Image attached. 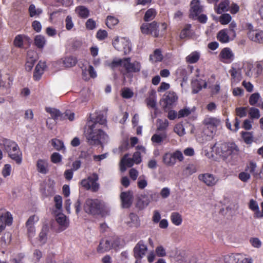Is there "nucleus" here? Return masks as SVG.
Here are the masks:
<instances>
[{
	"label": "nucleus",
	"instance_id": "nucleus-24",
	"mask_svg": "<svg viewBox=\"0 0 263 263\" xmlns=\"http://www.w3.org/2000/svg\"><path fill=\"white\" fill-rule=\"evenodd\" d=\"M128 154H125L120 162V170L123 172L126 170V167H131L134 165L133 159L127 158Z\"/></svg>",
	"mask_w": 263,
	"mask_h": 263
},
{
	"label": "nucleus",
	"instance_id": "nucleus-10",
	"mask_svg": "<svg viewBox=\"0 0 263 263\" xmlns=\"http://www.w3.org/2000/svg\"><path fill=\"white\" fill-rule=\"evenodd\" d=\"M31 43V38L23 34L16 35L13 41V45L19 48L29 47Z\"/></svg>",
	"mask_w": 263,
	"mask_h": 263
},
{
	"label": "nucleus",
	"instance_id": "nucleus-2",
	"mask_svg": "<svg viewBox=\"0 0 263 263\" xmlns=\"http://www.w3.org/2000/svg\"><path fill=\"white\" fill-rule=\"evenodd\" d=\"M212 149L216 156L223 160L237 155L239 151L238 146L235 142L223 141L216 142Z\"/></svg>",
	"mask_w": 263,
	"mask_h": 263
},
{
	"label": "nucleus",
	"instance_id": "nucleus-29",
	"mask_svg": "<svg viewBox=\"0 0 263 263\" xmlns=\"http://www.w3.org/2000/svg\"><path fill=\"white\" fill-rule=\"evenodd\" d=\"M149 200L145 195H141L136 202V206L140 210H142L148 205Z\"/></svg>",
	"mask_w": 263,
	"mask_h": 263
},
{
	"label": "nucleus",
	"instance_id": "nucleus-55",
	"mask_svg": "<svg viewBox=\"0 0 263 263\" xmlns=\"http://www.w3.org/2000/svg\"><path fill=\"white\" fill-rule=\"evenodd\" d=\"M155 252L157 256L162 257L166 255L165 249L162 246H159L156 247Z\"/></svg>",
	"mask_w": 263,
	"mask_h": 263
},
{
	"label": "nucleus",
	"instance_id": "nucleus-25",
	"mask_svg": "<svg viewBox=\"0 0 263 263\" xmlns=\"http://www.w3.org/2000/svg\"><path fill=\"white\" fill-rule=\"evenodd\" d=\"M192 25L191 24H186L180 32L179 37L181 39L190 38L193 35V31L191 29Z\"/></svg>",
	"mask_w": 263,
	"mask_h": 263
},
{
	"label": "nucleus",
	"instance_id": "nucleus-50",
	"mask_svg": "<svg viewBox=\"0 0 263 263\" xmlns=\"http://www.w3.org/2000/svg\"><path fill=\"white\" fill-rule=\"evenodd\" d=\"M260 96L259 93L255 92L252 94L249 98V103L251 105H255L258 101Z\"/></svg>",
	"mask_w": 263,
	"mask_h": 263
},
{
	"label": "nucleus",
	"instance_id": "nucleus-32",
	"mask_svg": "<svg viewBox=\"0 0 263 263\" xmlns=\"http://www.w3.org/2000/svg\"><path fill=\"white\" fill-rule=\"evenodd\" d=\"M229 72L232 77V83H237L240 82L241 80L242 76L240 72H239L236 68H233L230 70Z\"/></svg>",
	"mask_w": 263,
	"mask_h": 263
},
{
	"label": "nucleus",
	"instance_id": "nucleus-28",
	"mask_svg": "<svg viewBox=\"0 0 263 263\" xmlns=\"http://www.w3.org/2000/svg\"><path fill=\"white\" fill-rule=\"evenodd\" d=\"M228 29L220 30L217 35V40L221 43H226L229 42L230 39L228 35Z\"/></svg>",
	"mask_w": 263,
	"mask_h": 263
},
{
	"label": "nucleus",
	"instance_id": "nucleus-41",
	"mask_svg": "<svg viewBox=\"0 0 263 263\" xmlns=\"http://www.w3.org/2000/svg\"><path fill=\"white\" fill-rule=\"evenodd\" d=\"M51 145L57 151H60L63 149H65V146L63 142L59 139H52Z\"/></svg>",
	"mask_w": 263,
	"mask_h": 263
},
{
	"label": "nucleus",
	"instance_id": "nucleus-59",
	"mask_svg": "<svg viewBox=\"0 0 263 263\" xmlns=\"http://www.w3.org/2000/svg\"><path fill=\"white\" fill-rule=\"evenodd\" d=\"M256 168V163L251 161L247 165V166L245 168V171L249 173H253L255 172Z\"/></svg>",
	"mask_w": 263,
	"mask_h": 263
},
{
	"label": "nucleus",
	"instance_id": "nucleus-9",
	"mask_svg": "<svg viewBox=\"0 0 263 263\" xmlns=\"http://www.w3.org/2000/svg\"><path fill=\"white\" fill-rule=\"evenodd\" d=\"M99 177L97 174L93 173L87 178L83 179L81 184L87 190H90L92 192H97L100 188V184L98 182Z\"/></svg>",
	"mask_w": 263,
	"mask_h": 263
},
{
	"label": "nucleus",
	"instance_id": "nucleus-48",
	"mask_svg": "<svg viewBox=\"0 0 263 263\" xmlns=\"http://www.w3.org/2000/svg\"><path fill=\"white\" fill-rule=\"evenodd\" d=\"M249 114L251 119H257L260 116L259 109L255 107L250 108Z\"/></svg>",
	"mask_w": 263,
	"mask_h": 263
},
{
	"label": "nucleus",
	"instance_id": "nucleus-36",
	"mask_svg": "<svg viewBox=\"0 0 263 263\" xmlns=\"http://www.w3.org/2000/svg\"><path fill=\"white\" fill-rule=\"evenodd\" d=\"M163 161L168 166H173L176 163L173 155L170 153H166L164 155Z\"/></svg>",
	"mask_w": 263,
	"mask_h": 263
},
{
	"label": "nucleus",
	"instance_id": "nucleus-30",
	"mask_svg": "<svg viewBox=\"0 0 263 263\" xmlns=\"http://www.w3.org/2000/svg\"><path fill=\"white\" fill-rule=\"evenodd\" d=\"M75 11L78 16L82 18H86L88 17L89 15V11L84 6H79L77 7Z\"/></svg>",
	"mask_w": 263,
	"mask_h": 263
},
{
	"label": "nucleus",
	"instance_id": "nucleus-44",
	"mask_svg": "<svg viewBox=\"0 0 263 263\" xmlns=\"http://www.w3.org/2000/svg\"><path fill=\"white\" fill-rule=\"evenodd\" d=\"M56 221L61 226L64 227L65 228L67 227L66 217L65 215L58 214L56 217Z\"/></svg>",
	"mask_w": 263,
	"mask_h": 263
},
{
	"label": "nucleus",
	"instance_id": "nucleus-49",
	"mask_svg": "<svg viewBox=\"0 0 263 263\" xmlns=\"http://www.w3.org/2000/svg\"><path fill=\"white\" fill-rule=\"evenodd\" d=\"M236 117L239 118L245 117L247 116V108L245 107H237L235 109Z\"/></svg>",
	"mask_w": 263,
	"mask_h": 263
},
{
	"label": "nucleus",
	"instance_id": "nucleus-12",
	"mask_svg": "<svg viewBox=\"0 0 263 263\" xmlns=\"http://www.w3.org/2000/svg\"><path fill=\"white\" fill-rule=\"evenodd\" d=\"M13 222L12 214L8 211L0 215V234L5 229L6 226H10Z\"/></svg>",
	"mask_w": 263,
	"mask_h": 263
},
{
	"label": "nucleus",
	"instance_id": "nucleus-8",
	"mask_svg": "<svg viewBox=\"0 0 263 263\" xmlns=\"http://www.w3.org/2000/svg\"><path fill=\"white\" fill-rule=\"evenodd\" d=\"M123 62V68L121 70V72L124 75L139 72L141 69L140 62L137 61L131 62V58L129 57L124 58Z\"/></svg>",
	"mask_w": 263,
	"mask_h": 263
},
{
	"label": "nucleus",
	"instance_id": "nucleus-62",
	"mask_svg": "<svg viewBox=\"0 0 263 263\" xmlns=\"http://www.w3.org/2000/svg\"><path fill=\"white\" fill-rule=\"evenodd\" d=\"M238 258V263H253V259L251 258H247L245 255L241 254H239Z\"/></svg>",
	"mask_w": 263,
	"mask_h": 263
},
{
	"label": "nucleus",
	"instance_id": "nucleus-43",
	"mask_svg": "<svg viewBox=\"0 0 263 263\" xmlns=\"http://www.w3.org/2000/svg\"><path fill=\"white\" fill-rule=\"evenodd\" d=\"M119 23V20L117 18L112 16H108L106 20V25L109 28H112Z\"/></svg>",
	"mask_w": 263,
	"mask_h": 263
},
{
	"label": "nucleus",
	"instance_id": "nucleus-35",
	"mask_svg": "<svg viewBox=\"0 0 263 263\" xmlns=\"http://www.w3.org/2000/svg\"><path fill=\"white\" fill-rule=\"evenodd\" d=\"M239 253L226 255L224 257L225 263H238L239 260L238 256Z\"/></svg>",
	"mask_w": 263,
	"mask_h": 263
},
{
	"label": "nucleus",
	"instance_id": "nucleus-1",
	"mask_svg": "<svg viewBox=\"0 0 263 263\" xmlns=\"http://www.w3.org/2000/svg\"><path fill=\"white\" fill-rule=\"evenodd\" d=\"M88 128L85 134L87 143L90 145L102 144V141L108 138L107 135L101 129V125L106 124V117L102 111L96 112L95 116H90Z\"/></svg>",
	"mask_w": 263,
	"mask_h": 263
},
{
	"label": "nucleus",
	"instance_id": "nucleus-17",
	"mask_svg": "<svg viewBox=\"0 0 263 263\" xmlns=\"http://www.w3.org/2000/svg\"><path fill=\"white\" fill-rule=\"evenodd\" d=\"M133 198V196L130 192H122L120 195V198L122 207L124 208H129L132 204Z\"/></svg>",
	"mask_w": 263,
	"mask_h": 263
},
{
	"label": "nucleus",
	"instance_id": "nucleus-6",
	"mask_svg": "<svg viewBox=\"0 0 263 263\" xmlns=\"http://www.w3.org/2000/svg\"><path fill=\"white\" fill-rule=\"evenodd\" d=\"M202 124L203 134L210 138H213L221 125V120L217 117H206L203 120Z\"/></svg>",
	"mask_w": 263,
	"mask_h": 263
},
{
	"label": "nucleus",
	"instance_id": "nucleus-60",
	"mask_svg": "<svg viewBox=\"0 0 263 263\" xmlns=\"http://www.w3.org/2000/svg\"><path fill=\"white\" fill-rule=\"evenodd\" d=\"M74 26L72 17L70 15L66 16L65 19V27L67 30H70Z\"/></svg>",
	"mask_w": 263,
	"mask_h": 263
},
{
	"label": "nucleus",
	"instance_id": "nucleus-33",
	"mask_svg": "<svg viewBox=\"0 0 263 263\" xmlns=\"http://www.w3.org/2000/svg\"><path fill=\"white\" fill-rule=\"evenodd\" d=\"M200 58V54L197 51L192 52L186 57V61L190 64L197 63Z\"/></svg>",
	"mask_w": 263,
	"mask_h": 263
},
{
	"label": "nucleus",
	"instance_id": "nucleus-51",
	"mask_svg": "<svg viewBox=\"0 0 263 263\" xmlns=\"http://www.w3.org/2000/svg\"><path fill=\"white\" fill-rule=\"evenodd\" d=\"M108 36L107 31L105 30L99 29L96 33V37L99 41L105 40Z\"/></svg>",
	"mask_w": 263,
	"mask_h": 263
},
{
	"label": "nucleus",
	"instance_id": "nucleus-54",
	"mask_svg": "<svg viewBox=\"0 0 263 263\" xmlns=\"http://www.w3.org/2000/svg\"><path fill=\"white\" fill-rule=\"evenodd\" d=\"M122 97L125 99H130L134 95L133 92L128 88H124L122 90Z\"/></svg>",
	"mask_w": 263,
	"mask_h": 263
},
{
	"label": "nucleus",
	"instance_id": "nucleus-21",
	"mask_svg": "<svg viewBox=\"0 0 263 263\" xmlns=\"http://www.w3.org/2000/svg\"><path fill=\"white\" fill-rule=\"evenodd\" d=\"M45 110L50 114L51 118L54 121L64 120V117L66 115H63L59 109L51 107H46Z\"/></svg>",
	"mask_w": 263,
	"mask_h": 263
},
{
	"label": "nucleus",
	"instance_id": "nucleus-56",
	"mask_svg": "<svg viewBox=\"0 0 263 263\" xmlns=\"http://www.w3.org/2000/svg\"><path fill=\"white\" fill-rule=\"evenodd\" d=\"M50 159L52 163L57 164L62 161V157L59 153L55 152L51 155Z\"/></svg>",
	"mask_w": 263,
	"mask_h": 263
},
{
	"label": "nucleus",
	"instance_id": "nucleus-26",
	"mask_svg": "<svg viewBox=\"0 0 263 263\" xmlns=\"http://www.w3.org/2000/svg\"><path fill=\"white\" fill-rule=\"evenodd\" d=\"M193 92L194 93H198L202 88H206L207 83L204 80H196L192 82Z\"/></svg>",
	"mask_w": 263,
	"mask_h": 263
},
{
	"label": "nucleus",
	"instance_id": "nucleus-3",
	"mask_svg": "<svg viewBox=\"0 0 263 263\" xmlns=\"http://www.w3.org/2000/svg\"><path fill=\"white\" fill-rule=\"evenodd\" d=\"M2 141L0 146H3L4 151L8 154L9 157L17 164H21L23 160V156L18 144L15 141L6 138H3Z\"/></svg>",
	"mask_w": 263,
	"mask_h": 263
},
{
	"label": "nucleus",
	"instance_id": "nucleus-13",
	"mask_svg": "<svg viewBox=\"0 0 263 263\" xmlns=\"http://www.w3.org/2000/svg\"><path fill=\"white\" fill-rule=\"evenodd\" d=\"M248 36L251 41L263 44V31L250 29L248 32Z\"/></svg>",
	"mask_w": 263,
	"mask_h": 263
},
{
	"label": "nucleus",
	"instance_id": "nucleus-5",
	"mask_svg": "<svg viewBox=\"0 0 263 263\" xmlns=\"http://www.w3.org/2000/svg\"><path fill=\"white\" fill-rule=\"evenodd\" d=\"M157 132H161L160 133H156L151 137V141L153 143L161 144L167 138L166 130L169 126V122L167 120L158 119L157 120Z\"/></svg>",
	"mask_w": 263,
	"mask_h": 263
},
{
	"label": "nucleus",
	"instance_id": "nucleus-64",
	"mask_svg": "<svg viewBox=\"0 0 263 263\" xmlns=\"http://www.w3.org/2000/svg\"><path fill=\"white\" fill-rule=\"evenodd\" d=\"M174 132L179 136H181L184 135V128L181 124H177L174 127Z\"/></svg>",
	"mask_w": 263,
	"mask_h": 263
},
{
	"label": "nucleus",
	"instance_id": "nucleus-23",
	"mask_svg": "<svg viewBox=\"0 0 263 263\" xmlns=\"http://www.w3.org/2000/svg\"><path fill=\"white\" fill-rule=\"evenodd\" d=\"M36 168L37 171L43 174H46L48 172V163L47 160L39 159L36 162Z\"/></svg>",
	"mask_w": 263,
	"mask_h": 263
},
{
	"label": "nucleus",
	"instance_id": "nucleus-42",
	"mask_svg": "<svg viewBox=\"0 0 263 263\" xmlns=\"http://www.w3.org/2000/svg\"><path fill=\"white\" fill-rule=\"evenodd\" d=\"M241 135L242 138L246 144H250L252 143L253 141V137L252 134L250 132L242 131L241 133Z\"/></svg>",
	"mask_w": 263,
	"mask_h": 263
},
{
	"label": "nucleus",
	"instance_id": "nucleus-61",
	"mask_svg": "<svg viewBox=\"0 0 263 263\" xmlns=\"http://www.w3.org/2000/svg\"><path fill=\"white\" fill-rule=\"evenodd\" d=\"M249 208L250 210L255 212V213L257 212L258 211V210L259 209V206L256 201L254 200L253 199H251L250 200L249 203Z\"/></svg>",
	"mask_w": 263,
	"mask_h": 263
},
{
	"label": "nucleus",
	"instance_id": "nucleus-45",
	"mask_svg": "<svg viewBox=\"0 0 263 263\" xmlns=\"http://www.w3.org/2000/svg\"><path fill=\"white\" fill-rule=\"evenodd\" d=\"M153 57H154V60L155 62H160L163 60V55L161 53V51L159 49H156L154 52L153 55H150V59H153Z\"/></svg>",
	"mask_w": 263,
	"mask_h": 263
},
{
	"label": "nucleus",
	"instance_id": "nucleus-57",
	"mask_svg": "<svg viewBox=\"0 0 263 263\" xmlns=\"http://www.w3.org/2000/svg\"><path fill=\"white\" fill-rule=\"evenodd\" d=\"M54 201L55 202V206L57 209L61 210L62 206V198L60 195H55L54 197Z\"/></svg>",
	"mask_w": 263,
	"mask_h": 263
},
{
	"label": "nucleus",
	"instance_id": "nucleus-16",
	"mask_svg": "<svg viewBox=\"0 0 263 263\" xmlns=\"http://www.w3.org/2000/svg\"><path fill=\"white\" fill-rule=\"evenodd\" d=\"M219 56L221 61L224 63H230L234 59V54L228 47L224 48L220 52Z\"/></svg>",
	"mask_w": 263,
	"mask_h": 263
},
{
	"label": "nucleus",
	"instance_id": "nucleus-31",
	"mask_svg": "<svg viewBox=\"0 0 263 263\" xmlns=\"http://www.w3.org/2000/svg\"><path fill=\"white\" fill-rule=\"evenodd\" d=\"M170 219L172 222L177 226L181 225L182 222V217L181 215L177 212L171 213Z\"/></svg>",
	"mask_w": 263,
	"mask_h": 263
},
{
	"label": "nucleus",
	"instance_id": "nucleus-14",
	"mask_svg": "<svg viewBox=\"0 0 263 263\" xmlns=\"http://www.w3.org/2000/svg\"><path fill=\"white\" fill-rule=\"evenodd\" d=\"M202 12L199 0H192L191 3L190 18L195 19Z\"/></svg>",
	"mask_w": 263,
	"mask_h": 263
},
{
	"label": "nucleus",
	"instance_id": "nucleus-22",
	"mask_svg": "<svg viewBox=\"0 0 263 263\" xmlns=\"http://www.w3.org/2000/svg\"><path fill=\"white\" fill-rule=\"evenodd\" d=\"M46 67V63L40 61L36 65L33 73V79L35 81L40 80L42 75L44 73V69Z\"/></svg>",
	"mask_w": 263,
	"mask_h": 263
},
{
	"label": "nucleus",
	"instance_id": "nucleus-37",
	"mask_svg": "<svg viewBox=\"0 0 263 263\" xmlns=\"http://www.w3.org/2000/svg\"><path fill=\"white\" fill-rule=\"evenodd\" d=\"M77 62V58L73 56H69L65 58L63 63L65 67H71L75 66Z\"/></svg>",
	"mask_w": 263,
	"mask_h": 263
},
{
	"label": "nucleus",
	"instance_id": "nucleus-4",
	"mask_svg": "<svg viewBox=\"0 0 263 263\" xmlns=\"http://www.w3.org/2000/svg\"><path fill=\"white\" fill-rule=\"evenodd\" d=\"M158 24L156 21L152 23H144L140 26V30L142 34L145 35H152L154 37H158L160 36H163L167 29V24L165 23L161 24V34H160L158 29Z\"/></svg>",
	"mask_w": 263,
	"mask_h": 263
},
{
	"label": "nucleus",
	"instance_id": "nucleus-63",
	"mask_svg": "<svg viewBox=\"0 0 263 263\" xmlns=\"http://www.w3.org/2000/svg\"><path fill=\"white\" fill-rule=\"evenodd\" d=\"M86 28L88 30H93L96 28V23L92 18H89L85 24Z\"/></svg>",
	"mask_w": 263,
	"mask_h": 263
},
{
	"label": "nucleus",
	"instance_id": "nucleus-38",
	"mask_svg": "<svg viewBox=\"0 0 263 263\" xmlns=\"http://www.w3.org/2000/svg\"><path fill=\"white\" fill-rule=\"evenodd\" d=\"M229 6V1L228 0H224L221 2L217 8L215 9V11L218 14H221L223 12L228 11V7Z\"/></svg>",
	"mask_w": 263,
	"mask_h": 263
},
{
	"label": "nucleus",
	"instance_id": "nucleus-7",
	"mask_svg": "<svg viewBox=\"0 0 263 263\" xmlns=\"http://www.w3.org/2000/svg\"><path fill=\"white\" fill-rule=\"evenodd\" d=\"M84 209L86 213L92 215L103 216L105 212L104 204L98 199H87Z\"/></svg>",
	"mask_w": 263,
	"mask_h": 263
},
{
	"label": "nucleus",
	"instance_id": "nucleus-34",
	"mask_svg": "<svg viewBox=\"0 0 263 263\" xmlns=\"http://www.w3.org/2000/svg\"><path fill=\"white\" fill-rule=\"evenodd\" d=\"M156 14L157 12L155 9H148L145 13L143 20L145 22H149L155 17Z\"/></svg>",
	"mask_w": 263,
	"mask_h": 263
},
{
	"label": "nucleus",
	"instance_id": "nucleus-20",
	"mask_svg": "<svg viewBox=\"0 0 263 263\" xmlns=\"http://www.w3.org/2000/svg\"><path fill=\"white\" fill-rule=\"evenodd\" d=\"M36 53L33 51H28L27 55V61L25 64V69L30 71L32 69L36 61V58L34 57Z\"/></svg>",
	"mask_w": 263,
	"mask_h": 263
},
{
	"label": "nucleus",
	"instance_id": "nucleus-19",
	"mask_svg": "<svg viewBox=\"0 0 263 263\" xmlns=\"http://www.w3.org/2000/svg\"><path fill=\"white\" fill-rule=\"evenodd\" d=\"M111 248V241L107 239L103 238L100 241L99 244L97 248V251L99 253H104L109 251Z\"/></svg>",
	"mask_w": 263,
	"mask_h": 263
},
{
	"label": "nucleus",
	"instance_id": "nucleus-53",
	"mask_svg": "<svg viewBox=\"0 0 263 263\" xmlns=\"http://www.w3.org/2000/svg\"><path fill=\"white\" fill-rule=\"evenodd\" d=\"M197 171L195 166L193 164L188 165L184 170V173L186 175H191Z\"/></svg>",
	"mask_w": 263,
	"mask_h": 263
},
{
	"label": "nucleus",
	"instance_id": "nucleus-15",
	"mask_svg": "<svg viewBox=\"0 0 263 263\" xmlns=\"http://www.w3.org/2000/svg\"><path fill=\"white\" fill-rule=\"evenodd\" d=\"M198 179L209 186L215 185L218 180L213 175L209 173L200 174Z\"/></svg>",
	"mask_w": 263,
	"mask_h": 263
},
{
	"label": "nucleus",
	"instance_id": "nucleus-18",
	"mask_svg": "<svg viewBox=\"0 0 263 263\" xmlns=\"http://www.w3.org/2000/svg\"><path fill=\"white\" fill-rule=\"evenodd\" d=\"M178 99L176 94L174 92H168L164 96L163 99L164 108L170 107Z\"/></svg>",
	"mask_w": 263,
	"mask_h": 263
},
{
	"label": "nucleus",
	"instance_id": "nucleus-11",
	"mask_svg": "<svg viewBox=\"0 0 263 263\" xmlns=\"http://www.w3.org/2000/svg\"><path fill=\"white\" fill-rule=\"evenodd\" d=\"M147 250L146 245L144 244L143 240H140L134 248V256L136 259H141Z\"/></svg>",
	"mask_w": 263,
	"mask_h": 263
},
{
	"label": "nucleus",
	"instance_id": "nucleus-47",
	"mask_svg": "<svg viewBox=\"0 0 263 263\" xmlns=\"http://www.w3.org/2000/svg\"><path fill=\"white\" fill-rule=\"evenodd\" d=\"M232 19L231 16L228 13L222 14L219 17V22L222 25H226L229 23Z\"/></svg>",
	"mask_w": 263,
	"mask_h": 263
},
{
	"label": "nucleus",
	"instance_id": "nucleus-39",
	"mask_svg": "<svg viewBox=\"0 0 263 263\" xmlns=\"http://www.w3.org/2000/svg\"><path fill=\"white\" fill-rule=\"evenodd\" d=\"M124 58L119 59H114L110 63L108 64V66L111 69L114 70L116 68L119 66L123 68Z\"/></svg>",
	"mask_w": 263,
	"mask_h": 263
},
{
	"label": "nucleus",
	"instance_id": "nucleus-27",
	"mask_svg": "<svg viewBox=\"0 0 263 263\" xmlns=\"http://www.w3.org/2000/svg\"><path fill=\"white\" fill-rule=\"evenodd\" d=\"M46 44V40L44 36L36 35L34 39V44L39 49H43Z\"/></svg>",
	"mask_w": 263,
	"mask_h": 263
},
{
	"label": "nucleus",
	"instance_id": "nucleus-52",
	"mask_svg": "<svg viewBox=\"0 0 263 263\" xmlns=\"http://www.w3.org/2000/svg\"><path fill=\"white\" fill-rule=\"evenodd\" d=\"M111 241V245L112 246V248L117 249L122 247V245L121 244L120 239L118 237H115L112 238Z\"/></svg>",
	"mask_w": 263,
	"mask_h": 263
},
{
	"label": "nucleus",
	"instance_id": "nucleus-46",
	"mask_svg": "<svg viewBox=\"0 0 263 263\" xmlns=\"http://www.w3.org/2000/svg\"><path fill=\"white\" fill-rule=\"evenodd\" d=\"M147 185V181L144 175L140 176L137 182V186L140 189H143Z\"/></svg>",
	"mask_w": 263,
	"mask_h": 263
},
{
	"label": "nucleus",
	"instance_id": "nucleus-58",
	"mask_svg": "<svg viewBox=\"0 0 263 263\" xmlns=\"http://www.w3.org/2000/svg\"><path fill=\"white\" fill-rule=\"evenodd\" d=\"M11 166L9 164H6L4 166L2 170V175L4 177H7L10 175Z\"/></svg>",
	"mask_w": 263,
	"mask_h": 263
},
{
	"label": "nucleus",
	"instance_id": "nucleus-40",
	"mask_svg": "<svg viewBox=\"0 0 263 263\" xmlns=\"http://www.w3.org/2000/svg\"><path fill=\"white\" fill-rule=\"evenodd\" d=\"M28 11L30 17L39 16L43 12V10L41 8H36L35 5L33 4H31L29 6Z\"/></svg>",
	"mask_w": 263,
	"mask_h": 263
}]
</instances>
